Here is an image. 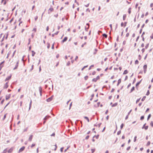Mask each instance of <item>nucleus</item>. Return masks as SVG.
I'll return each instance as SVG.
<instances>
[{
  "mask_svg": "<svg viewBox=\"0 0 153 153\" xmlns=\"http://www.w3.org/2000/svg\"><path fill=\"white\" fill-rule=\"evenodd\" d=\"M96 72L95 71H94L92 73V74L93 75H94L95 74H96Z\"/></svg>",
  "mask_w": 153,
  "mask_h": 153,
  "instance_id": "338daca9",
  "label": "nucleus"
},
{
  "mask_svg": "<svg viewBox=\"0 0 153 153\" xmlns=\"http://www.w3.org/2000/svg\"><path fill=\"white\" fill-rule=\"evenodd\" d=\"M117 105V103H115L113 104L112 105V107H114L116 106Z\"/></svg>",
  "mask_w": 153,
  "mask_h": 153,
  "instance_id": "5701e85b",
  "label": "nucleus"
},
{
  "mask_svg": "<svg viewBox=\"0 0 153 153\" xmlns=\"http://www.w3.org/2000/svg\"><path fill=\"white\" fill-rule=\"evenodd\" d=\"M144 118V116H142L140 117V120H143Z\"/></svg>",
  "mask_w": 153,
  "mask_h": 153,
  "instance_id": "c85d7f7f",
  "label": "nucleus"
},
{
  "mask_svg": "<svg viewBox=\"0 0 153 153\" xmlns=\"http://www.w3.org/2000/svg\"><path fill=\"white\" fill-rule=\"evenodd\" d=\"M142 79H141V80H140V81H139V82H137L136 84V88L137 87V86H138L139 84H140V83H141V81H142Z\"/></svg>",
  "mask_w": 153,
  "mask_h": 153,
  "instance_id": "ddd939ff",
  "label": "nucleus"
},
{
  "mask_svg": "<svg viewBox=\"0 0 153 153\" xmlns=\"http://www.w3.org/2000/svg\"><path fill=\"white\" fill-rule=\"evenodd\" d=\"M91 151H92V153H93L95 152V149H91Z\"/></svg>",
  "mask_w": 153,
  "mask_h": 153,
  "instance_id": "58836bf2",
  "label": "nucleus"
},
{
  "mask_svg": "<svg viewBox=\"0 0 153 153\" xmlns=\"http://www.w3.org/2000/svg\"><path fill=\"white\" fill-rule=\"evenodd\" d=\"M53 96H51V97L48 98L46 100L47 102H49L51 101L53 99Z\"/></svg>",
  "mask_w": 153,
  "mask_h": 153,
  "instance_id": "20e7f679",
  "label": "nucleus"
},
{
  "mask_svg": "<svg viewBox=\"0 0 153 153\" xmlns=\"http://www.w3.org/2000/svg\"><path fill=\"white\" fill-rule=\"evenodd\" d=\"M149 43H148L145 46V48L147 49L148 48V47H149Z\"/></svg>",
  "mask_w": 153,
  "mask_h": 153,
  "instance_id": "c9c22d12",
  "label": "nucleus"
},
{
  "mask_svg": "<svg viewBox=\"0 0 153 153\" xmlns=\"http://www.w3.org/2000/svg\"><path fill=\"white\" fill-rule=\"evenodd\" d=\"M25 148V146H23L22 148H21L19 150V152H22L24 150Z\"/></svg>",
  "mask_w": 153,
  "mask_h": 153,
  "instance_id": "0eeeda50",
  "label": "nucleus"
},
{
  "mask_svg": "<svg viewBox=\"0 0 153 153\" xmlns=\"http://www.w3.org/2000/svg\"><path fill=\"white\" fill-rule=\"evenodd\" d=\"M72 105V102H71V103L70 104L69 108V110L70 109Z\"/></svg>",
  "mask_w": 153,
  "mask_h": 153,
  "instance_id": "8fccbe9b",
  "label": "nucleus"
},
{
  "mask_svg": "<svg viewBox=\"0 0 153 153\" xmlns=\"http://www.w3.org/2000/svg\"><path fill=\"white\" fill-rule=\"evenodd\" d=\"M39 91L40 96H42V94L44 95L43 93L44 92V91H42V88L41 86L39 87Z\"/></svg>",
  "mask_w": 153,
  "mask_h": 153,
  "instance_id": "f03ea898",
  "label": "nucleus"
},
{
  "mask_svg": "<svg viewBox=\"0 0 153 153\" xmlns=\"http://www.w3.org/2000/svg\"><path fill=\"white\" fill-rule=\"evenodd\" d=\"M97 80V79L96 78H93L92 80V81L94 82H96Z\"/></svg>",
  "mask_w": 153,
  "mask_h": 153,
  "instance_id": "a878e982",
  "label": "nucleus"
},
{
  "mask_svg": "<svg viewBox=\"0 0 153 153\" xmlns=\"http://www.w3.org/2000/svg\"><path fill=\"white\" fill-rule=\"evenodd\" d=\"M88 76H85V77H84V79H85V80H86L88 79Z\"/></svg>",
  "mask_w": 153,
  "mask_h": 153,
  "instance_id": "7c9ffc66",
  "label": "nucleus"
},
{
  "mask_svg": "<svg viewBox=\"0 0 153 153\" xmlns=\"http://www.w3.org/2000/svg\"><path fill=\"white\" fill-rule=\"evenodd\" d=\"M131 8H129L128 9V13L129 14H130L131 13Z\"/></svg>",
  "mask_w": 153,
  "mask_h": 153,
  "instance_id": "2f4dec72",
  "label": "nucleus"
},
{
  "mask_svg": "<svg viewBox=\"0 0 153 153\" xmlns=\"http://www.w3.org/2000/svg\"><path fill=\"white\" fill-rule=\"evenodd\" d=\"M150 125L152 127H153V122L152 121H151L150 123Z\"/></svg>",
  "mask_w": 153,
  "mask_h": 153,
  "instance_id": "3c124183",
  "label": "nucleus"
},
{
  "mask_svg": "<svg viewBox=\"0 0 153 153\" xmlns=\"http://www.w3.org/2000/svg\"><path fill=\"white\" fill-rule=\"evenodd\" d=\"M124 126V124L123 123L121 124L120 126V129H122Z\"/></svg>",
  "mask_w": 153,
  "mask_h": 153,
  "instance_id": "c756f323",
  "label": "nucleus"
},
{
  "mask_svg": "<svg viewBox=\"0 0 153 153\" xmlns=\"http://www.w3.org/2000/svg\"><path fill=\"white\" fill-rule=\"evenodd\" d=\"M128 71H127V70H125L124 71V72L123 73V74H127L128 73Z\"/></svg>",
  "mask_w": 153,
  "mask_h": 153,
  "instance_id": "a211bd4d",
  "label": "nucleus"
},
{
  "mask_svg": "<svg viewBox=\"0 0 153 153\" xmlns=\"http://www.w3.org/2000/svg\"><path fill=\"white\" fill-rule=\"evenodd\" d=\"M146 96H143V97L142 98V99L141 100L142 101H143L146 98Z\"/></svg>",
  "mask_w": 153,
  "mask_h": 153,
  "instance_id": "f704fd0d",
  "label": "nucleus"
},
{
  "mask_svg": "<svg viewBox=\"0 0 153 153\" xmlns=\"http://www.w3.org/2000/svg\"><path fill=\"white\" fill-rule=\"evenodd\" d=\"M89 27H85V30L86 31H88V30L89 29Z\"/></svg>",
  "mask_w": 153,
  "mask_h": 153,
  "instance_id": "37998d69",
  "label": "nucleus"
},
{
  "mask_svg": "<svg viewBox=\"0 0 153 153\" xmlns=\"http://www.w3.org/2000/svg\"><path fill=\"white\" fill-rule=\"evenodd\" d=\"M4 99L2 100L1 101V104H2L3 103V102H4Z\"/></svg>",
  "mask_w": 153,
  "mask_h": 153,
  "instance_id": "de8ad7c7",
  "label": "nucleus"
},
{
  "mask_svg": "<svg viewBox=\"0 0 153 153\" xmlns=\"http://www.w3.org/2000/svg\"><path fill=\"white\" fill-rule=\"evenodd\" d=\"M102 36L103 37H105L106 38L107 37V35L105 33L103 34Z\"/></svg>",
  "mask_w": 153,
  "mask_h": 153,
  "instance_id": "aec40b11",
  "label": "nucleus"
},
{
  "mask_svg": "<svg viewBox=\"0 0 153 153\" xmlns=\"http://www.w3.org/2000/svg\"><path fill=\"white\" fill-rule=\"evenodd\" d=\"M38 16H35V21H36L37 20V19H38Z\"/></svg>",
  "mask_w": 153,
  "mask_h": 153,
  "instance_id": "69168bd1",
  "label": "nucleus"
},
{
  "mask_svg": "<svg viewBox=\"0 0 153 153\" xmlns=\"http://www.w3.org/2000/svg\"><path fill=\"white\" fill-rule=\"evenodd\" d=\"M140 98L139 99H137V100L136 101V103H137V102H138L140 101Z\"/></svg>",
  "mask_w": 153,
  "mask_h": 153,
  "instance_id": "09e8293b",
  "label": "nucleus"
},
{
  "mask_svg": "<svg viewBox=\"0 0 153 153\" xmlns=\"http://www.w3.org/2000/svg\"><path fill=\"white\" fill-rule=\"evenodd\" d=\"M33 65H32L31 68L30 70V71H31L33 69Z\"/></svg>",
  "mask_w": 153,
  "mask_h": 153,
  "instance_id": "5fc2aeb1",
  "label": "nucleus"
},
{
  "mask_svg": "<svg viewBox=\"0 0 153 153\" xmlns=\"http://www.w3.org/2000/svg\"><path fill=\"white\" fill-rule=\"evenodd\" d=\"M126 14H124L123 16V20H125L126 17Z\"/></svg>",
  "mask_w": 153,
  "mask_h": 153,
  "instance_id": "b1692460",
  "label": "nucleus"
},
{
  "mask_svg": "<svg viewBox=\"0 0 153 153\" xmlns=\"http://www.w3.org/2000/svg\"><path fill=\"white\" fill-rule=\"evenodd\" d=\"M121 133V130H120L119 131H118L117 133V134L118 135H119Z\"/></svg>",
  "mask_w": 153,
  "mask_h": 153,
  "instance_id": "79ce46f5",
  "label": "nucleus"
},
{
  "mask_svg": "<svg viewBox=\"0 0 153 153\" xmlns=\"http://www.w3.org/2000/svg\"><path fill=\"white\" fill-rule=\"evenodd\" d=\"M54 43H55L54 42L52 45L51 48L53 49H54Z\"/></svg>",
  "mask_w": 153,
  "mask_h": 153,
  "instance_id": "e433bc0d",
  "label": "nucleus"
},
{
  "mask_svg": "<svg viewBox=\"0 0 153 153\" xmlns=\"http://www.w3.org/2000/svg\"><path fill=\"white\" fill-rule=\"evenodd\" d=\"M131 148V147L130 146H128V147L127 149H126V150L127 151H128Z\"/></svg>",
  "mask_w": 153,
  "mask_h": 153,
  "instance_id": "bf43d9fd",
  "label": "nucleus"
},
{
  "mask_svg": "<svg viewBox=\"0 0 153 153\" xmlns=\"http://www.w3.org/2000/svg\"><path fill=\"white\" fill-rule=\"evenodd\" d=\"M150 38L151 39H153V33L152 34Z\"/></svg>",
  "mask_w": 153,
  "mask_h": 153,
  "instance_id": "774afa93",
  "label": "nucleus"
},
{
  "mask_svg": "<svg viewBox=\"0 0 153 153\" xmlns=\"http://www.w3.org/2000/svg\"><path fill=\"white\" fill-rule=\"evenodd\" d=\"M68 39V37H65L63 40L62 41V42L63 43L65 42H66Z\"/></svg>",
  "mask_w": 153,
  "mask_h": 153,
  "instance_id": "6e6552de",
  "label": "nucleus"
},
{
  "mask_svg": "<svg viewBox=\"0 0 153 153\" xmlns=\"http://www.w3.org/2000/svg\"><path fill=\"white\" fill-rule=\"evenodd\" d=\"M134 89H135V88L134 86H133V87H132V88L131 89L130 92H132L133 91H134Z\"/></svg>",
  "mask_w": 153,
  "mask_h": 153,
  "instance_id": "393cba45",
  "label": "nucleus"
},
{
  "mask_svg": "<svg viewBox=\"0 0 153 153\" xmlns=\"http://www.w3.org/2000/svg\"><path fill=\"white\" fill-rule=\"evenodd\" d=\"M47 48L48 49H49L50 48V44L48 42L47 43Z\"/></svg>",
  "mask_w": 153,
  "mask_h": 153,
  "instance_id": "bb28decb",
  "label": "nucleus"
},
{
  "mask_svg": "<svg viewBox=\"0 0 153 153\" xmlns=\"http://www.w3.org/2000/svg\"><path fill=\"white\" fill-rule=\"evenodd\" d=\"M33 137V135H30V137L28 139V140L29 141H31L32 140V139Z\"/></svg>",
  "mask_w": 153,
  "mask_h": 153,
  "instance_id": "9d476101",
  "label": "nucleus"
},
{
  "mask_svg": "<svg viewBox=\"0 0 153 153\" xmlns=\"http://www.w3.org/2000/svg\"><path fill=\"white\" fill-rule=\"evenodd\" d=\"M121 79H118V83L117 84V86H118L119 84L121 83Z\"/></svg>",
  "mask_w": 153,
  "mask_h": 153,
  "instance_id": "f3484780",
  "label": "nucleus"
},
{
  "mask_svg": "<svg viewBox=\"0 0 153 153\" xmlns=\"http://www.w3.org/2000/svg\"><path fill=\"white\" fill-rule=\"evenodd\" d=\"M8 87V82L5 83V85L4 86V88H7Z\"/></svg>",
  "mask_w": 153,
  "mask_h": 153,
  "instance_id": "4be33fe9",
  "label": "nucleus"
},
{
  "mask_svg": "<svg viewBox=\"0 0 153 153\" xmlns=\"http://www.w3.org/2000/svg\"><path fill=\"white\" fill-rule=\"evenodd\" d=\"M151 117V114H149L148 116V117H147V120H149V119Z\"/></svg>",
  "mask_w": 153,
  "mask_h": 153,
  "instance_id": "cd10ccee",
  "label": "nucleus"
},
{
  "mask_svg": "<svg viewBox=\"0 0 153 153\" xmlns=\"http://www.w3.org/2000/svg\"><path fill=\"white\" fill-rule=\"evenodd\" d=\"M53 9L52 7H51L48 10V13L49 14L50 12H51L52 11H53Z\"/></svg>",
  "mask_w": 153,
  "mask_h": 153,
  "instance_id": "1a4fd4ad",
  "label": "nucleus"
},
{
  "mask_svg": "<svg viewBox=\"0 0 153 153\" xmlns=\"http://www.w3.org/2000/svg\"><path fill=\"white\" fill-rule=\"evenodd\" d=\"M98 51V50L97 49L95 48L94 49V52L93 53L95 55L96 54L97 51Z\"/></svg>",
  "mask_w": 153,
  "mask_h": 153,
  "instance_id": "412c9836",
  "label": "nucleus"
},
{
  "mask_svg": "<svg viewBox=\"0 0 153 153\" xmlns=\"http://www.w3.org/2000/svg\"><path fill=\"white\" fill-rule=\"evenodd\" d=\"M13 151V148H10L7 151L8 153H11Z\"/></svg>",
  "mask_w": 153,
  "mask_h": 153,
  "instance_id": "4468645a",
  "label": "nucleus"
},
{
  "mask_svg": "<svg viewBox=\"0 0 153 153\" xmlns=\"http://www.w3.org/2000/svg\"><path fill=\"white\" fill-rule=\"evenodd\" d=\"M35 146V144H32V145L31 146V148H33V146Z\"/></svg>",
  "mask_w": 153,
  "mask_h": 153,
  "instance_id": "6e6d98bb",
  "label": "nucleus"
},
{
  "mask_svg": "<svg viewBox=\"0 0 153 153\" xmlns=\"http://www.w3.org/2000/svg\"><path fill=\"white\" fill-rule=\"evenodd\" d=\"M6 114H4V116L3 119V120H4L6 118Z\"/></svg>",
  "mask_w": 153,
  "mask_h": 153,
  "instance_id": "4d7b16f0",
  "label": "nucleus"
},
{
  "mask_svg": "<svg viewBox=\"0 0 153 153\" xmlns=\"http://www.w3.org/2000/svg\"><path fill=\"white\" fill-rule=\"evenodd\" d=\"M50 117V116H46L43 119V120L46 121Z\"/></svg>",
  "mask_w": 153,
  "mask_h": 153,
  "instance_id": "f8f14e48",
  "label": "nucleus"
},
{
  "mask_svg": "<svg viewBox=\"0 0 153 153\" xmlns=\"http://www.w3.org/2000/svg\"><path fill=\"white\" fill-rule=\"evenodd\" d=\"M137 137L136 136H135L134 137V142H135L136 141Z\"/></svg>",
  "mask_w": 153,
  "mask_h": 153,
  "instance_id": "603ef678",
  "label": "nucleus"
},
{
  "mask_svg": "<svg viewBox=\"0 0 153 153\" xmlns=\"http://www.w3.org/2000/svg\"><path fill=\"white\" fill-rule=\"evenodd\" d=\"M94 67V65H91L89 68V69H88V70H90L91 69V68L92 67Z\"/></svg>",
  "mask_w": 153,
  "mask_h": 153,
  "instance_id": "4c0bfd02",
  "label": "nucleus"
},
{
  "mask_svg": "<svg viewBox=\"0 0 153 153\" xmlns=\"http://www.w3.org/2000/svg\"><path fill=\"white\" fill-rule=\"evenodd\" d=\"M139 63V61L137 60H135V64H138Z\"/></svg>",
  "mask_w": 153,
  "mask_h": 153,
  "instance_id": "72a5a7b5",
  "label": "nucleus"
},
{
  "mask_svg": "<svg viewBox=\"0 0 153 153\" xmlns=\"http://www.w3.org/2000/svg\"><path fill=\"white\" fill-rule=\"evenodd\" d=\"M96 78L97 79V80L99 79H100V76H98Z\"/></svg>",
  "mask_w": 153,
  "mask_h": 153,
  "instance_id": "680f3d73",
  "label": "nucleus"
},
{
  "mask_svg": "<svg viewBox=\"0 0 153 153\" xmlns=\"http://www.w3.org/2000/svg\"><path fill=\"white\" fill-rule=\"evenodd\" d=\"M89 136L87 135L86 137L85 138V139L86 140H87L89 138Z\"/></svg>",
  "mask_w": 153,
  "mask_h": 153,
  "instance_id": "864d4df0",
  "label": "nucleus"
},
{
  "mask_svg": "<svg viewBox=\"0 0 153 153\" xmlns=\"http://www.w3.org/2000/svg\"><path fill=\"white\" fill-rule=\"evenodd\" d=\"M99 134H98L97 135H95L93 137V138H94V137H96V138L97 139H98L99 138Z\"/></svg>",
  "mask_w": 153,
  "mask_h": 153,
  "instance_id": "dca6fc26",
  "label": "nucleus"
},
{
  "mask_svg": "<svg viewBox=\"0 0 153 153\" xmlns=\"http://www.w3.org/2000/svg\"><path fill=\"white\" fill-rule=\"evenodd\" d=\"M86 44V42H85L84 44H82V45H81V47L82 48L83 47L84 45H85Z\"/></svg>",
  "mask_w": 153,
  "mask_h": 153,
  "instance_id": "13d9d810",
  "label": "nucleus"
},
{
  "mask_svg": "<svg viewBox=\"0 0 153 153\" xmlns=\"http://www.w3.org/2000/svg\"><path fill=\"white\" fill-rule=\"evenodd\" d=\"M146 125V123H145L143 126L142 127V129L144 128L145 130H147L148 128V126H145V125Z\"/></svg>",
  "mask_w": 153,
  "mask_h": 153,
  "instance_id": "423d86ee",
  "label": "nucleus"
},
{
  "mask_svg": "<svg viewBox=\"0 0 153 153\" xmlns=\"http://www.w3.org/2000/svg\"><path fill=\"white\" fill-rule=\"evenodd\" d=\"M141 59V56L140 55H138V59L139 60H140Z\"/></svg>",
  "mask_w": 153,
  "mask_h": 153,
  "instance_id": "49530a36",
  "label": "nucleus"
},
{
  "mask_svg": "<svg viewBox=\"0 0 153 153\" xmlns=\"http://www.w3.org/2000/svg\"><path fill=\"white\" fill-rule=\"evenodd\" d=\"M10 96H6V100H7L10 98Z\"/></svg>",
  "mask_w": 153,
  "mask_h": 153,
  "instance_id": "052dcab7",
  "label": "nucleus"
},
{
  "mask_svg": "<svg viewBox=\"0 0 153 153\" xmlns=\"http://www.w3.org/2000/svg\"><path fill=\"white\" fill-rule=\"evenodd\" d=\"M149 94H150V92H149V90H148L146 95H149Z\"/></svg>",
  "mask_w": 153,
  "mask_h": 153,
  "instance_id": "a19ab883",
  "label": "nucleus"
},
{
  "mask_svg": "<svg viewBox=\"0 0 153 153\" xmlns=\"http://www.w3.org/2000/svg\"><path fill=\"white\" fill-rule=\"evenodd\" d=\"M150 141H149L147 143V144H146V146H148L150 145Z\"/></svg>",
  "mask_w": 153,
  "mask_h": 153,
  "instance_id": "473e14b6",
  "label": "nucleus"
},
{
  "mask_svg": "<svg viewBox=\"0 0 153 153\" xmlns=\"http://www.w3.org/2000/svg\"><path fill=\"white\" fill-rule=\"evenodd\" d=\"M147 65H145L143 66V68L144 70V74H145L147 71Z\"/></svg>",
  "mask_w": 153,
  "mask_h": 153,
  "instance_id": "7ed1b4c3",
  "label": "nucleus"
},
{
  "mask_svg": "<svg viewBox=\"0 0 153 153\" xmlns=\"http://www.w3.org/2000/svg\"><path fill=\"white\" fill-rule=\"evenodd\" d=\"M19 61H18L16 63V65L15 66V67L13 68V70H15L16 69H17L18 68V65H19Z\"/></svg>",
  "mask_w": 153,
  "mask_h": 153,
  "instance_id": "39448f33",
  "label": "nucleus"
},
{
  "mask_svg": "<svg viewBox=\"0 0 153 153\" xmlns=\"http://www.w3.org/2000/svg\"><path fill=\"white\" fill-rule=\"evenodd\" d=\"M31 52H32V56H34L36 53L33 51H32Z\"/></svg>",
  "mask_w": 153,
  "mask_h": 153,
  "instance_id": "6ab92c4d",
  "label": "nucleus"
},
{
  "mask_svg": "<svg viewBox=\"0 0 153 153\" xmlns=\"http://www.w3.org/2000/svg\"><path fill=\"white\" fill-rule=\"evenodd\" d=\"M45 83L46 84L45 85V88H48L49 89H50L51 87L53 88V85L51 81H46Z\"/></svg>",
  "mask_w": 153,
  "mask_h": 153,
  "instance_id": "f257e3e1",
  "label": "nucleus"
},
{
  "mask_svg": "<svg viewBox=\"0 0 153 153\" xmlns=\"http://www.w3.org/2000/svg\"><path fill=\"white\" fill-rule=\"evenodd\" d=\"M30 39L29 38L28 39V43L27 44V45H29L30 44Z\"/></svg>",
  "mask_w": 153,
  "mask_h": 153,
  "instance_id": "a18cd8bd",
  "label": "nucleus"
},
{
  "mask_svg": "<svg viewBox=\"0 0 153 153\" xmlns=\"http://www.w3.org/2000/svg\"><path fill=\"white\" fill-rule=\"evenodd\" d=\"M70 65V61H68L66 64V65L68 66H69Z\"/></svg>",
  "mask_w": 153,
  "mask_h": 153,
  "instance_id": "ea45409f",
  "label": "nucleus"
},
{
  "mask_svg": "<svg viewBox=\"0 0 153 153\" xmlns=\"http://www.w3.org/2000/svg\"><path fill=\"white\" fill-rule=\"evenodd\" d=\"M88 67V65H86V66H84L82 68V69H81V70L82 71L83 70L84 68H85L87 67Z\"/></svg>",
  "mask_w": 153,
  "mask_h": 153,
  "instance_id": "c03bdc74",
  "label": "nucleus"
},
{
  "mask_svg": "<svg viewBox=\"0 0 153 153\" xmlns=\"http://www.w3.org/2000/svg\"><path fill=\"white\" fill-rule=\"evenodd\" d=\"M84 118L85 119H86V120H87V121H88V122H89V119L87 117H86V116H85L84 117Z\"/></svg>",
  "mask_w": 153,
  "mask_h": 153,
  "instance_id": "2eb2a0df",
  "label": "nucleus"
},
{
  "mask_svg": "<svg viewBox=\"0 0 153 153\" xmlns=\"http://www.w3.org/2000/svg\"><path fill=\"white\" fill-rule=\"evenodd\" d=\"M63 149H64V148L63 147H62V148H61V149H60V151H61V152H63Z\"/></svg>",
  "mask_w": 153,
  "mask_h": 153,
  "instance_id": "e2e57ef3",
  "label": "nucleus"
},
{
  "mask_svg": "<svg viewBox=\"0 0 153 153\" xmlns=\"http://www.w3.org/2000/svg\"><path fill=\"white\" fill-rule=\"evenodd\" d=\"M7 152V149H6L4 150L3 153H6Z\"/></svg>",
  "mask_w": 153,
  "mask_h": 153,
  "instance_id": "0e129e2a",
  "label": "nucleus"
},
{
  "mask_svg": "<svg viewBox=\"0 0 153 153\" xmlns=\"http://www.w3.org/2000/svg\"><path fill=\"white\" fill-rule=\"evenodd\" d=\"M11 76H12L11 75H10V76H8L7 78H6V79L5 80V81H6L7 80H9L10 79V78H11Z\"/></svg>",
  "mask_w": 153,
  "mask_h": 153,
  "instance_id": "9b49d317",
  "label": "nucleus"
}]
</instances>
